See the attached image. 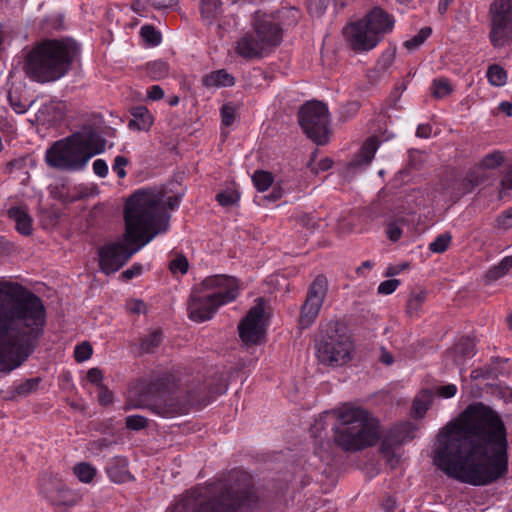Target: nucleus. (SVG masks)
Returning a JSON list of instances; mask_svg holds the SVG:
<instances>
[{
  "instance_id": "1",
  "label": "nucleus",
  "mask_w": 512,
  "mask_h": 512,
  "mask_svg": "<svg viewBox=\"0 0 512 512\" xmlns=\"http://www.w3.org/2000/svg\"><path fill=\"white\" fill-rule=\"evenodd\" d=\"M433 462L449 478L473 486L504 477L508 440L501 417L481 402L467 406L439 433Z\"/></svg>"
},
{
  "instance_id": "2",
  "label": "nucleus",
  "mask_w": 512,
  "mask_h": 512,
  "mask_svg": "<svg viewBox=\"0 0 512 512\" xmlns=\"http://www.w3.org/2000/svg\"><path fill=\"white\" fill-rule=\"evenodd\" d=\"M183 193L167 195L164 189L146 188L135 191L124 205L125 232L118 241L98 251L99 267L107 275L117 272L142 247L170 226L171 211L176 210Z\"/></svg>"
},
{
  "instance_id": "3",
  "label": "nucleus",
  "mask_w": 512,
  "mask_h": 512,
  "mask_svg": "<svg viewBox=\"0 0 512 512\" xmlns=\"http://www.w3.org/2000/svg\"><path fill=\"white\" fill-rule=\"evenodd\" d=\"M47 312L43 300L19 282L0 279V373L20 367L44 335Z\"/></svg>"
},
{
  "instance_id": "4",
  "label": "nucleus",
  "mask_w": 512,
  "mask_h": 512,
  "mask_svg": "<svg viewBox=\"0 0 512 512\" xmlns=\"http://www.w3.org/2000/svg\"><path fill=\"white\" fill-rule=\"evenodd\" d=\"M259 506L260 496L252 476L234 470L215 485L210 496L203 495L199 489H191L169 512H252Z\"/></svg>"
},
{
  "instance_id": "5",
  "label": "nucleus",
  "mask_w": 512,
  "mask_h": 512,
  "mask_svg": "<svg viewBox=\"0 0 512 512\" xmlns=\"http://www.w3.org/2000/svg\"><path fill=\"white\" fill-rule=\"evenodd\" d=\"M77 52V43L71 39H46L29 51L23 69L33 81L53 82L68 73Z\"/></svg>"
},
{
  "instance_id": "6",
  "label": "nucleus",
  "mask_w": 512,
  "mask_h": 512,
  "mask_svg": "<svg viewBox=\"0 0 512 512\" xmlns=\"http://www.w3.org/2000/svg\"><path fill=\"white\" fill-rule=\"evenodd\" d=\"M334 441L345 451H358L377 443L379 422L362 407L344 405L337 412Z\"/></svg>"
},
{
  "instance_id": "7",
  "label": "nucleus",
  "mask_w": 512,
  "mask_h": 512,
  "mask_svg": "<svg viewBox=\"0 0 512 512\" xmlns=\"http://www.w3.org/2000/svg\"><path fill=\"white\" fill-rule=\"evenodd\" d=\"M238 285L235 278L226 275H213L195 286L188 300L189 318L193 321L210 320L223 304L236 299Z\"/></svg>"
},
{
  "instance_id": "8",
  "label": "nucleus",
  "mask_w": 512,
  "mask_h": 512,
  "mask_svg": "<svg viewBox=\"0 0 512 512\" xmlns=\"http://www.w3.org/2000/svg\"><path fill=\"white\" fill-rule=\"evenodd\" d=\"M253 32L246 33L236 43L235 52L242 58H261L271 53L283 40L281 27L270 13L256 11L251 20Z\"/></svg>"
},
{
  "instance_id": "9",
  "label": "nucleus",
  "mask_w": 512,
  "mask_h": 512,
  "mask_svg": "<svg viewBox=\"0 0 512 512\" xmlns=\"http://www.w3.org/2000/svg\"><path fill=\"white\" fill-rule=\"evenodd\" d=\"M176 386L175 377L170 373H163L149 382H143L139 388V397L143 401H151L152 403L145 405L154 414L162 418H173L184 414L187 411V401L182 402L171 394ZM132 407H144L138 404Z\"/></svg>"
},
{
  "instance_id": "10",
  "label": "nucleus",
  "mask_w": 512,
  "mask_h": 512,
  "mask_svg": "<svg viewBox=\"0 0 512 512\" xmlns=\"http://www.w3.org/2000/svg\"><path fill=\"white\" fill-rule=\"evenodd\" d=\"M393 25V18L376 7L364 20L348 25L344 33L353 50L368 51L378 44L385 33L392 30Z\"/></svg>"
},
{
  "instance_id": "11",
  "label": "nucleus",
  "mask_w": 512,
  "mask_h": 512,
  "mask_svg": "<svg viewBox=\"0 0 512 512\" xmlns=\"http://www.w3.org/2000/svg\"><path fill=\"white\" fill-rule=\"evenodd\" d=\"M315 341L316 356L320 363L337 367L350 360V337L340 328L338 322L327 323Z\"/></svg>"
},
{
  "instance_id": "12",
  "label": "nucleus",
  "mask_w": 512,
  "mask_h": 512,
  "mask_svg": "<svg viewBox=\"0 0 512 512\" xmlns=\"http://www.w3.org/2000/svg\"><path fill=\"white\" fill-rule=\"evenodd\" d=\"M298 123L305 135L317 145H325L331 133L329 110L325 103L308 101L298 111Z\"/></svg>"
},
{
  "instance_id": "13",
  "label": "nucleus",
  "mask_w": 512,
  "mask_h": 512,
  "mask_svg": "<svg viewBox=\"0 0 512 512\" xmlns=\"http://www.w3.org/2000/svg\"><path fill=\"white\" fill-rule=\"evenodd\" d=\"M45 158L50 167L69 172L81 171L89 162L70 136L53 143Z\"/></svg>"
},
{
  "instance_id": "14",
  "label": "nucleus",
  "mask_w": 512,
  "mask_h": 512,
  "mask_svg": "<svg viewBox=\"0 0 512 512\" xmlns=\"http://www.w3.org/2000/svg\"><path fill=\"white\" fill-rule=\"evenodd\" d=\"M492 28L489 34L491 44L503 47L512 39V0H494L491 4Z\"/></svg>"
},
{
  "instance_id": "15",
  "label": "nucleus",
  "mask_w": 512,
  "mask_h": 512,
  "mask_svg": "<svg viewBox=\"0 0 512 512\" xmlns=\"http://www.w3.org/2000/svg\"><path fill=\"white\" fill-rule=\"evenodd\" d=\"M328 291V280L320 274L311 283L306 300L301 306L299 325L301 329L308 328L315 321L324 298Z\"/></svg>"
},
{
  "instance_id": "16",
  "label": "nucleus",
  "mask_w": 512,
  "mask_h": 512,
  "mask_svg": "<svg viewBox=\"0 0 512 512\" xmlns=\"http://www.w3.org/2000/svg\"><path fill=\"white\" fill-rule=\"evenodd\" d=\"M263 317V299L258 298L257 303L248 310L238 325L239 337L246 346L258 345L264 339Z\"/></svg>"
},
{
  "instance_id": "17",
  "label": "nucleus",
  "mask_w": 512,
  "mask_h": 512,
  "mask_svg": "<svg viewBox=\"0 0 512 512\" xmlns=\"http://www.w3.org/2000/svg\"><path fill=\"white\" fill-rule=\"evenodd\" d=\"M227 378L223 373H215L208 383H191L186 388L187 403L192 406H204L216 395L224 394L227 390Z\"/></svg>"
},
{
  "instance_id": "18",
  "label": "nucleus",
  "mask_w": 512,
  "mask_h": 512,
  "mask_svg": "<svg viewBox=\"0 0 512 512\" xmlns=\"http://www.w3.org/2000/svg\"><path fill=\"white\" fill-rule=\"evenodd\" d=\"M69 136L88 161L105 151L107 141L95 125L85 124Z\"/></svg>"
},
{
  "instance_id": "19",
  "label": "nucleus",
  "mask_w": 512,
  "mask_h": 512,
  "mask_svg": "<svg viewBox=\"0 0 512 512\" xmlns=\"http://www.w3.org/2000/svg\"><path fill=\"white\" fill-rule=\"evenodd\" d=\"M41 491L54 505L73 506L77 502V496L59 481L43 479Z\"/></svg>"
},
{
  "instance_id": "20",
  "label": "nucleus",
  "mask_w": 512,
  "mask_h": 512,
  "mask_svg": "<svg viewBox=\"0 0 512 512\" xmlns=\"http://www.w3.org/2000/svg\"><path fill=\"white\" fill-rule=\"evenodd\" d=\"M415 427L412 423H403L390 430L388 436L383 440L381 449L387 453L392 450L393 445H399L414 438Z\"/></svg>"
},
{
  "instance_id": "21",
  "label": "nucleus",
  "mask_w": 512,
  "mask_h": 512,
  "mask_svg": "<svg viewBox=\"0 0 512 512\" xmlns=\"http://www.w3.org/2000/svg\"><path fill=\"white\" fill-rule=\"evenodd\" d=\"M108 477L115 483H123L132 477L128 471V461L125 457L115 456L106 466Z\"/></svg>"
},
{
  "instance_id": "22",
  "label": "nucleus",
  "mask_w": 512,
  "mask_h": 512,
  "mask_svg": "<svg viewBox=\"0 0 512 512\" xmlns=\"http://www.w3.org/2000/svg\"><path fill=\"white\" fill-rule=\"evenodd\" d=\"M132 118L128 122L131 130L148 131L153 124V116L145 106H137L131 109Z\"/></svg>"
},
{
  "instance_id": "23",
  "label": "nucleus",
  "mask_w": 512,
  "mask_h": 512,
  "mask_svg": "<svg viewBox=\"0 0 512 512\" xmlns=\"http://www.w3.org/2000/svg\"><path fill=\"white\" fill-rule=\"evenodd\" d=\"M202 84L207 88L231 87L235 85V78L227 70L220 69L203 76Z\"/></svg>"
},
{
  "instance_id": "24",
  "label": "nucleus",
  "mask_w": 512,
  "mask_h": 512,
  "mask_svg": "<svg viewBox=\"0 0 512 512\" xmlns=\"http://www.w3.org/2000/svg\"><path fill=\"white\" fill-rule=\"evenodd\" d=\"M8 216L16 223V230L25 236L32 233V218L28 212L22 207H11L8 211Z\"/></svg>"
},
{
  "instance_id": "25",
  "label": "nucleus",
  "mask_w": 512,
  "mask_h": 512,
  "mask_svg": "<svg viewBox=\"0 0 512 512\" xmlns=\"http://www.w3.org/2000/svg\"><path fill=\"white\" fill-rule=\"evenodd\" d=\"M270 14L274 16V20L281 27L282 32L297 25L301 18L300 10L295 7H284Z\"/></svg>"
},
{
  "instance_id": "26",
  "label": "nucleus",
  "mask_w": 512,
  "mask_h": 512,
  "mask_svg": "<svg viewBox=\"0 0 512 512\" xmlns=\"http://www.w3.org/2000/svg\"><path fill=\"white\" fill-rule=\"evenodd\" d=\"M378 145L379 141L376 137L368 138L362 145L359 153H357L350 162V166L358 167L360 165H368L372 161Z\"/></svg>"
},
{
  "instance_id": "27",
  "label": "nucleus",
  "mask_w": 512,
  "mask_h": 512,
  "mask_svg": "<svg viewBox=\"0 0 512 512\" xmlns=\"http://www.w3.org/2000/svg\"><path fill=\"white\" fill-rule=\"evenodd\" d=\"M475 355V344L470 337H462L454 346L453 361L458 367L464 366L467 358Z\"/></svg>"
},
{
  "instance_id": "28",
  "label": "nucleus",
  "mask_w": 512,
  "mask_h": 512,
  "mask_svg": "<svg viewBox=\"0 0 512 512\" xmlns=\"http://www.w3.org/2000/svg\"><path fill=\"white\" fill-rule=\"evenodd\" d=\"M486 180L487 176L480 168L470 170L460 184V192L458 195L470 193Z\"/></svg>"
},
{
  "instance_id": "29",
  "label": "nucleus",
  "mask_w": 512,
  "mask_h": 512,
  "mask_svg": "<svg viewBox=\"0 0 512 512\" xmlns=\"http://www.w3.org/2000/svg\"><path fill=\"white\" fill-rule=\"evenodd\" d=\"M163 340V332L161 329H155L150 334L140 339V354H149L155 352Z\"/></svg>"
},
{
  "instance_id": "30",
  "label": "nucleus",
  "mask_w": 512,
  "mask_h": 512,
  "mask_svg": "<svg viewBox=\"0 0 512 512\" xmlns=\"http://www.w3.org/2000/svg\"><path fill=\"white\" fill-rule=\"evenodd\" d=\"M434 398V391L432 389L422 390L413 401V410L417 417H423L429 409Z\"/></svg>"
},
{
  "instance_id": "31",
  "label": "nucleus",
  "mask_w": 512,
  "mask_h": 512,
  "mask_svg": "<svg viewBox=\"0 0 512 512\" xmlns=\"http://www.w3.org/2000/svg\"><path fill=\"white\" fill-rule=\"evenodd\" d=\"M511 268L512 256H506L486 272L485 278L488 282L496 281L506 275Z\"/></svg>"
},
{
  "instance_id": "32",
  "label": "nucleus",
  "mask_w": 512,
  "mask_h": 512,
  "mask_svg": "<svg viewBox=\"0 0 512 512\" xmlns=\"http://www.w3.org/2000/svg\"><path fill=\"white\" fill-rule=\"evenodd\" d=\"M200 11L202 17L211 24L221 11V2L220 0H201Z\"/></svg>"
},
{
  "instance_id": "33",
  "label": "nucleus",
  "mask_w": 512,
  "mask_h": 512,
  "mask_svg": "<svg viewBox=\"0 0 512 512\" xmlns=\"http://www.w3.org/2000/svg\"><path fill=\"white\" fill-rule=\"evenodd\" d=\"M427 293L425 290L412 291L407 301L406 312L412 317L417 315L423 303L426 301Z\"/></svg>"
},
{
  "instance_id": "34",
  "label": "nucleus",
  "mask_w": 512,
  "mask_h": 512,
  "mask_svg": "<svg viewBox=\"0 0 512 512\" xmlns=\"http://www.w3.org/2000/svg\"><path fill=\"white\" fill-rule=\"evenodd\" d=\"M252 181L255 188L259 192H264L271 187L274 181V177L271 172L264 170H256L252 175Z\"/></svg>"
},
{
  "instance_id": "35",
  "label": "nucleus",
  "mask_w": 512,
  "mask_h": 512,
  "mask_svg": "<svg viewBox=\"0 0 512 512\" xmlns=\"http://www.w3.org/2000/svg\"><path fill=\"white\" fill-rule=\"evenodd\" d=\"M487 78L491 85L500 87L506 83L507 74L501 66L493 64L488 67Z\"/></svg>"
},
{
  "instance_id": "36",
  "label": "nucleus",
  "mask_w": 512,
  "mask_h": 512,
  "mask_svg": "<svg viewBox=\"0 0 512 512\" xmlns=\"http://www.w3.org/2000/svg\"><path fill=\"white\" fill-rule=\"evenodd\" d=\"M432 95L441 99L452 93L453 87L447 78L434 79L431 85Z\"/></svg>"
},
{
  "instance_id": "37",
  "label": "nucleus",
  "mask_w": 512,
  "mask_h": 512,
  "mask_svg": "<svg viewBox=\"0 0 512 512\" xmlns=\"http://www.w3.org/2000/svg\"><path fill=\"white\" fill-rule=\"evenodd\" d=\"M41 378L35 377L25 380L24 382L15 386L11 399H15L16 396H27L30 393L37 390Z\"/></svg>"
},
{
  "instance_id": "38",
  "label": "nucleus",
  "mask_w": 512,
  "mask_h": 512,
  "mask_svg": "<svg viewBox=\"0 0 512 512\" xmlns=\"http://www.w3.org/2000/svg\"><path fill=\"white\" fill-rule=\"evenodd\" d=\"M74 474L81 482L90 483L96 475V469L89 463L81 462L74 466Z\"/></svg>"
},
{
  "instance_id": "39",
  "label": "nucleus",
  "mask_w": 512,
  "mask_h": 512,
  "mask_svg": "<svg viewBox=\"0 0 512 512\" xmlns=\"http://www.w3.org/2000/svg\"><path fill=\"white\" fill-rule=\"evenodd\" d=\"M147 73L154 80L162 79L168 75L169 65L162 60L153 61L147 65Z\"/></svg>"
},
{
  "instance_id": "40",
  "label": "nucleus",
  "mask_w": 512,
  "mask_h": 512,
  "mask_svg": "<svg viewBox=\"0 0 512 512\" xmlns=\"http://www.w3.org/2000/svg\"><path fill=\"white\" fill-rule=\"evenodd\" d=\"M432 29L430 27L422 28L415 36L404 42V47L409 51L418 49L431 35Z\"/></svg>"
},
{
  "instance_id": "41",
  "label": "nucleus",
  "mask_w": 512,
  "mask_h": 512,
  "mask_svg": "<svg viewBox=\"0 0 512 512\" xmlns=\"http://www.w3.org/2000/svg\"><path fill=\"white\" fill-rule=\"evenodd\" d=\"M140 35L149 45L157 46L161 43L162 36L159 31L152 25H144L141 27Z\"/></svg>"
},
{
  "instance_id": "42",
  "label": "nucleus",
  "mask_w": 512,
  "mask_h": 512,
  "mask_svg": "<svg viewBox=\"0 0 512 512\" xmlns=\"http://www.w3.org/2000/svg\"><path fill=\"white\" fill-rule=\"evenodd\" d=\"M451 239L452 236L450 233L440 234L430 243L429 249L434 253H443L447 250Z\"/></svg>"
},
{
  "instance_id": "43",
  "label": "nucleus",
  "mask_w": 512,
  "mask_h": 512,
  "mask_svg": "<svg viewBox=\"0 0 512 512\" xmlns=\"http://www.w3.org/2000/svg\"><path fill=\"white\" fill-rule=\"evenodd\" d=\"M240 195L237 191L226 190L216 195L217 202L223 207H229L238 203Z\"/></svg>"
},
{
  "instance_id": "44",
  "label": "nucleus",
  "mask_w": 512,
  "mask_h": 512,
  "mask_svg": "<svg viewBox=\"0 0 512 512\" xmlns=\"http://www.w3.org/2000/svg\"><path fill=\"white\" fill-rule=\"evenodd\" d=\"M394 59H395V49L389 48L381 54V56L379 57L375 66L377 67V69H379L380 71H382L384 73L393 64Z\"/></svg>"
},
{
  "instance_id": "45",
  "label": "nucleus",
  "mask_w": 512,
  "mask_h": 512,
  "mask_svg": "<svg viewBox=\"0 0 512 512\" xmlns=\"http://www.w3.org/2000/svg\"><path fill=\"white\" fill-rule=\"evenodd\" d=\"M126 428L133 431H140L148 426V420L142 415H130L125 421Z\"/></svg>"
},
{
  "instance_id": "46",
  "label": "nucleus",
  "mask_w": 512,
  "mask_h": 512,
  "mask_svg": "<svg viewBox=\"0 0 512 512\" xmlns=\"http://www.w3.org/2000/svg\"><path fill=\"white\" fill-rule=\"evenodd\" d=\"M503 162V156L500 152L487 154L480 162V169H494L500 166Z\"/></svg>"
},
{
  "instance_id": "47",
  "label": "nucleus",
  "mask_w": 512,
  "mask_h": 512,
  "mask_svg": "<svg viewBox=\"0 0 512 512\" xmlns=\"http://www.w3.org/2000/svg\"><path fill=\"white\" fill-rule=\"evenodd\" d=\"M93 349L89 342L85 341L75 347L74 357L77 362H84L92 355Z\"/></svg>"
},
{
  "instance_id": "48",
  "label": "nucleus",
  "mask_w": 512,
  "mask_h": 512,
  "mask_svg": "<svg viewBox=\"0 0 512 512\" xmlns=\"http://www.w3.org/2000/svg\"><path fill=\"white\" fill-rule=\"evenodd\" d=\"M330 4V0H307L308 10L313 16H321Z\"/></svg>"
},
{
  "instance_id": "49",
  "label": "nucleus",
  "mask_w": 512,
  "mask_h": 512,
  "mask_svg": "<svg viewBox=\"0 0 512 512\" xmlns=\"http://www.w3.org/2000/svg\"><path fill=\"white\" fill-rule=\"evenodd\" d=\"M188 268V260L182 254L177 255V257L169 263V269L172 273L180 272L181 274H185L187 273Z\"/></svg>"
},
{
  "instance_id": "50",
  "label": "nucleus",
  "mask_w": 512,
  "mask_h": 512,
  "mask_svg": "<svg viewBox=\"0 0 512 512\" xmlns=\"http://www.w3.org/2000/svg\"><path fill=\"white\" fill-rule=\"evenodd\" d=\"M220 114H221L222 124L226 127H229L233 124V122L235 120L236 109L230 103L224 104L221 107Z\"/></svg>"
},
{
  "instance_id": "51",
  "label": "nucleus",
  "mask_w": 512,
  "mask_h": 512,
  "mask_svg": "<svg viewBox=\"0 0 512 512\" xmlns=\"http://www.w3.org/2000/svg\"><path fill=\"white\" fill-rule=\"evenodd\" d=\"M129 160L124 156H116L112 165L113 171L117 173L120 179L126 177L125 167L128 165Z\"/></svg>"
},
{
  "instance_id": "52",
  "label": "nucleus",
  "mask_w": 512,
  "mask_h": 512,
  "mask_svg": "<svg viewBox=\"0 0 512 512\" xmlns=\"http://www.w3.org/2000/svg\"><path fill=\"white\" fill-rule=\"evenodd\" d=\"M498 228L509 229L512 227V207L503 211L496 219Z\"/></svg>"
},
{
  "instance_id": "53",
  "label": "nucleus",
  "mask_w": 512,
  "mask_h": 512,
  "mask_svg": "<svg viewBox=\"0 0 512 512\" xmlns=\"http://www.w3.org/2000/svg\"><path fill=\"white\" fill-rule=\"evenodd\" d=\"M399 284L400 281L398 279L385 280L378 286V293L385 295L391 294L396 290Z\"/></svg>"
},
{
  "instance_id": "54",
  "label": "nucleus",
  "mask_w": 512,
  "mask_h": 512,
  "mask_svg": "<svg viewBox=\"0 0 512 512\" xmlns=\"http://www.w3.org/2000/svg\"><path fill=\"white\" fill-rule=\"evenodd\" d=\"M116 440L108 439V438H99L90 442L91 449L102 451L103 449L109 448L112 445L116 444Z\"/></svg>"
},
{
  "instance_id": "55",
  "label": "nucleus",
  "mask_w": 512,
  "mask_h": 512,
  "mask_svg": "<svg viewBox=\"0 0 512 512\" xmlns=\"http://www.w3.org/2000/svg\"><path fill=\"white\" fill-rule=\"evenodd\" d=\"M93 172L101 178L106 177L108 174V165L106 161L103 159H96L93 162Z\"/></svg>"
},
{
  "instance_id": "56",
  "label": "nucleus",
  "mask_w": 512,
  "mask_h": 512,
  "mask_svg": "<svg viewBox=\"0 0 512 512\" xmlns=\"http://www.w3.org/2000/svg\"><path fill=\"white\" fill-rule=\"evenodd\" d=\"M87 379L93 383V384H96L98 387H100L102 384V379H103V373L102 371L97 368V367H94V368H91L88 370L87 372Z\"/></svg>"
},
{
  "instance_id": "57",
  "label": "nucleus",
  "mask_w": 512,
  "mask_h": 512,
  "mask_svg": "<svg viewBox=\"0 0 512 512\" xmlns=\"http://www.w3.org/2000/svg\"><path fill=\"white\" fill-rule=\"evenodd\" d=\"M99 388H100V393L98 395L99 403L104 406L111 404L113 401L112 392L105 385H101Z\"/></svg>"
},
{
  "instance_id": "58",
  "label": "nucleus",
  "mask_w": 512,
  "mask_h": 512,
  "mask_svg": "<svg viewBox=\"0 0 512 512\" xmlns=\"http://www.w3.org/2000/svg\"><path fill=\"white\" fill-rule=\"evenodd\" d=\"M8 100L11 107L16 113L22 114L26 112V106L20 101L18 97L14 96L11 92L8 93Z\"/></svg>"
},
{
  "instance_id": "59",
  "label": "nucleus",
  "mask_w": 512,
  "mask_h": 512,
  "mask_svg": "<svg viewBox=\"0 0 512 512\" xmlns=\"http://www.w3.org/2000/svg\"><path fill=\"white\" fill-rule=\"evenodd\" d=\"M386 232L388 238L393 242L398 241L402 234V230L395 222H391L388 224Z\"/></svg>"
},
{
  "instance_id": "60",
  "label": "nucleus",
  "mask_w": 512,
  "mask_h": 512,
  "mask_svg": "<svg viewBox=\"0 0 512 512\" xmlns=\"http://www.w3.org/2000/svg\"><path fill=\"white\" fill-rule=\"evenodd\" d=\"M149 2L157 10L171 9L178 4V0H149Z\"/></svg>"
},
{
  "instance_id": "61",
  "label": "nucleus",
  "mask_w": 512,
  "mask_h": 512,
  "mask_svg": "<svg viewBox=\"0 0 512 512\" xmlns=\"http://www.w3.org/2000/svg\"><path fill=\"white\" fill-rule=\"evenodd\" d=\"M143 271V267L141 264L139 263H135L131 266V268L125 270L124 272H122L121 276L123 279L125 280H130L132 279L134 276H138L142 273Z\"/></svg>"
},
{
  "instance_id": "62",
  "label": "nucleus",
  "mask_w": 512,
  "mask_h": 512,
  "mask_svg": "<svg viewBox=\"0 0 512 512\" xmlns=\"http://www.w3.org/2000/svg\"><path fill=\"white\" fill-rule=\"evenodd\" d=\"M25 165H26V163H25L24 158L14 159V160L9 161L6 164L5 170L7 173H12L14 170L23 169L25 167Z\"/></svg>"
},
{
  "instance_id": "63",
  "label": "nucleus",
  "mask_w": 512,
  "mask_h": 512,
  "mask_svg": "<svg viewBox=\"0 0 512 512\" xmlns=\"http://www.w3.org/2000/svg\"><path fill=\"white\" fill-rule=\"evenodd\" d=\"M457 392V387L454 384H448L445 386H441L438 389V393L443 398H451Z\"/></svg>"
},
{
  "instance_id": "64",
  "label": "nucleus",
  "mask_w": 512,
  "mask_h": 512,
  "mask_svg": "<svg viewBox=\"0 0 512 512\" xmlns=\"http://www.w3.org/2000/svg\"><path fill=\"white\" fill-rule=\"evenodd\" d=\"M147 97L151 100H160L164 97V90L160 86L154 85L148 90Z\"/></svg>"
}]
</instances>
